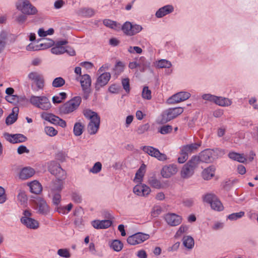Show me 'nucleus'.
Returning a JSON list of instances; mask_svg holds the SVG:
<instances>
[{
    "mask_svg": "<svg viewBox=\"0 0 258 258\" xmlns=\"http://www.w3.org/2000/svg\"><path fill=\"white\" fill-rule=\"evenodd\" d=\"M81 101L82 98L80 96H75L60 106L59 111L61 114H69L78 108Z\"/></svg>",
    "mask_w": 258,
    "mask_h": 258,
    "instance_id": "1",
    "label": "nucleus"
},
{
    "mask_svg": "<svg viewBox=\"0 0 258 258\" xmlns=\"http://www.w3.org/2000/svg\"><path fill=\"white\" fill-rule=\"evenodd\" d=\"M29 102L34 106L43 110H48L51 107L49 99L45 96L32 95Z\"/></svg>",
    "mask_w": 258,
    "mask_h": 258,
    "instance_id": "2",
    "label": "nucleus"
},
{
    "mask_svg": "<svg viewBox=\"0 0 258 258\" xmlns=\"http://www.w3.org/2000/svg\"><path fill=\"white\" fill-rule=\"evenodd\" d=\"M197 157H191L190 160L185 164L182 168L180 175L183 178H188L195 173L196 168L198 167Z\"/></svg>",
    "mask_w": 258,
    "mask_h": 258,
    "instance_id": "3",
    "label": "nucleus"
},
{
    "mask_svg": "<svg viewBox=\"0 0 258 258\" xmlns=\"http://www.w3.org/2000/svg\"><path fill=\"white\" fill-rule=\"evenodd\" d=\"M183 112L182 107L169 108L165 110L161 114L160 123H165L176 118Z\"/></svg>",
    "mask_w": 258,
    "mask_h": 258,
    "instance_id": "4",
    "label": "nucleus"
},
{
    "mask_svg": "<svg viewBox=\"0 0 258 258\" xmlns=\"http://www.w3.org/2000/svg\"><path fill=\"white\" fill-rule=\"evenodd\" d=\"M76 80L77 81L80 80L81 86L83 92V98L85 100L88 99L91 93L92 80L90 76L88 74H84L80 78L77 77Z\"/></svg>",
    "mask_w": 258,
    "mask_h": 258,
    "instance_id": "5",
    "label": "nucleus"
},
{
    "mask_svg": "<svg viewBox=\"0 0 258 258\" xmlns=\"http://www.w3.org/2000/svg\"><path fill=\"white\" fill-rule=\"evenodd\" d=\"M17 9L25 15H33L37 12V9L28 0H24L17 3Z\"/></svg>",
    "mask_w": 258,
    "mask_h": 258,
    "instance_id": "6",
    "label": "nucleus"
},
{
    "mask_svg": "<svg viewBox=\"0 0 258 258\" xmlns=\"http://www.w3.org/2000/svg\"><path fill=\"white\" fill-rule=\"evenodd\" d=\"M48 169L51 174L55 176L56 178H65L66 171L56 161H51L48 163Z\"/></svg>",
    "mask_w": 258,
    "mask_h": 258,
    "instance_id": "7",
    "label": "nucleus"
},
{
    "mask_svg": "<svg viewBox=\"0 0 258 258\" xmlns=\"http://www.w3.org/2000/svg\"><path fill=\"white\" fill-rule=\"evenodd\" d=\"M214 151L211 149H207L202 151L199 156L194 155L192 157H197V164L199 165L200 162L204 163H211L215 159L214 155Z\"/></svg>",
    "mask_w": 258,
    "mask_h": 258,
    "instance_id": "8",
    "label": "nucleus"
},
{
    "mask_svg": "<svg viewBox=\"0 0 258 258\" xmlns=\"http://www.w3.org/2000/svg\"><path fill=\"white\" fill-rule=\"evenodd\" d=\"M142 150L150 156L157 158L158 160L164 161L167 160V156L161 153L159 150L152 146H145L142 148Z\"/></svg>",
    "mask_w": 258,
    "mask_h": 258,
    "instance_id": "9",
    "label": "nucleus"
},
{
    "mask_svg": "<svg viewBox=\"0 0 258 258\" xmlns=\"http://www.w3.org/2000/svg\"><path fill=\"white\" fill-rule=\"evenodd\" d=\"M149 237V234L138 232L130 236L127 239V242L129 244L134 245L143 242L148 239Z\"/></svg>",
    "mask_w": 258,
    "mask_h": 258,
    "instance_id": "10",
    "label": "nucleus"
},
{
    "mask_svg": "<svg viewBox=\"0 0 258 258\" xmlns=\"http://www.w3.org/2000/svg\"><path fill=\"white\" fill-rule=\"evenodd\" d=\"M111 78V75L109 72L101 73L97 78L95 84V88L96 91H99L101 87H103L107 84Z\"/></svg>",
    "mask_w": 258,
    "mask_h": 258,
    "instance_id": "11",
    "label": "nucleus"
},
{
    "mask_svg": "<svg viewBox=\"0 0 258 258\" xmlns=\"http://www.w3.org/2000/svg\"><path fill=\"white\" fill-rule=\"evenodd\" d=\"M5 137L7 141L13 144L23 143L27 140V137L21 134H10L6 133Z\"/></svg>",
    "mask_w": 258,
    "mask_h": 258,
    "instance_id": "12",
    "label": "nucleus"
},
{
    "mask_svg": "<svg viewBox=\"0 0 258 258\" xmlns=\"http://www.w3.org/2000/svg\"><path fill=\"white\" fill-rule=\"evenodd\" d=\"M164 219L167 224L171 226H175L179 225L181 221V217L174 213H168L165 217Z\"/></svg>",
    "mask_w": 258,
    "mask_h": 258,
    "instance_id": "13",
    "label": "nucleus"
},
{
    "mask_svg": "<svg viewBox=\"0 0 258 258\" xmlns=\"http://www.w3.org/2000/svg\"><path fill=\"white\" fill-rule=\"evenodd\" d=\"M37 205L38 207V213L42 215H47L49 213V207L46 201L43 199L39 198L37 199Z\"/></svg>",
    "mask_w": 258,
    "mask_h": 258,
    "instance_id": "14",
    "label": "nucleus"
},
{
    "mask_svg": "<svg viewBox=\"0 0 258 258\" xmlns=\"http://www.w3.org/2000/svg\"><path fill=\"white\" fill-rule=\"evenodd\" d=\"M29 79L34 81L38 89H42L44 87V80L42 76L35 72H31L28 75Z\"/></svg>",
    "mask_w": 258,
    "mask_h": 258,
    "instance_id": "15",
    "label": "nucleus"
},
{
    "mask_svg": "<svg viewBox=\"0 0 258 258\" xmlns=\"http://www.w3.org/2000/svg\"><path fill=\"white\" fill-rule=\"evenodd\" d=\"M177 171V168L176 165L171 164L168 166H164L161 171V174L163 177L167 178L175 174Z\"/></svg>",
    "mask_w": 258,
    "mask_h": 258,
    "instance_id": "16",
    "label": "nucleus"
},
{
    "mask_svg": "<svg viewBox=\"0 0 258 258\" xmlns=\"http://www.w3.org/2000/svg\"><path fill=\"white\" fill-rule=\"evenodd\" d=\"M91 224L92 226L96 229H104L110 227L112 222L109 219L102 220H95L92 222Z\"/></svg>",
    "mask_w": 258,
    "mask_h": 258,
    "instance_id": "17",
    "label": "nucleus"
},
{
    "mask_svg": "<svg viewBox=\"0 0 258 258\" xmlns=\"http://www.w3.org/2000/svg\"><path fill=\"white\" fill-rule=\"evenodd\" d=\"M174 8L172 5H167L159 8L155 13V16L157 18H161L166 15L172 13Z\"/></svg>",
    "mask_w": 258,
    "mask_h": 258,
    "instance_id": "18",
    "label": "nucleus"
},
{
    "mask_svg": "<svg viewBox=\"0 0 258 258\" xmlns=\"http://www.w3.org/2000/svg\"><path fill=\"white\" fill-rule=\"evenodd\" d=\"M100 123V118L90 120L87 126L88 133L90 135H95L98 132Z\"/></svg>",
    "mask_w": 258,
    "mask_h": 258,
    "instance_id": "19",
    "label": "nucleus"
},
{
    "mask_svg": "<svg viewBox=\"0 0 258 258\" xmlns=\"http://www.w3.org/2000/svg\"><path fill=\"white\" fill-rule=\"evenodd\" d=\"M35 171L33 168L31 167H24L21 169L19 177L22 180H25L32 177Z\"/></svg>",
    "mask_w": 258,
    "mask_h": 258,
    "instance_id": "20",
    "label": "nucleus"
},
{
    "mask_svg": "<svg viewBox=\"0 0 258 258\" xmlns=\"http://www.w3.org/2000/svg\"><path fill=\"white\" fill-rule=\"evenodd\" d=\"M201 144L198 143H192L182 146L180 148V152H185L187 155L192 153L196 151L200 146Z\"/></svg>",
    "mask_w": 258,
    "mask_h": 258,
    "instance_id": "21",
    "label": "nucleus"
},
{
    "mask_svg": "<svg viewBox=\"0 0 258 258\" xmlns=\"http://www.w3.org/2000/svg\"><path fill=\"white\" fill-rule=\"evenodd\" d=\"M213 103L221 106H229L231 105L232 101L227 98L215 95Z\"/></svg>",
    "mask_w": 258,
    "mask_h": 258,
    "instance_id": "22",
    "label": "nucleus"
},
{
    "mask_svg": "<svg viewBox=\"0 0 258 258\" xmlns=\"http://www.w3.org/2000/svg\"><path fill=\"white\" fill-rule=\"evenodd\" d=\"M19 109L17 107H15L13 109L12 112L6 118V123L7 125H11L13 124L18 118V112Z\"/></svg>",
    "mask_w": 258,
    "mask_h": 258,
    "instance_id": "23",
    "label": "nucleus"
},
{
    "mask_svg": "<svg viewBox=\"0 0 258 258\" xmlns=\"http://www.w3.org/2000/svg\"><path fill=\"white\" fill-rule=\"evenodd\" d=\"M41 117L45 120L50 122V123L57 125L59 117L57 116L54 115L52 113H48L43 112L41 114Z\"/></svg>",
    "mask_w": 258,
    "mask_h": 258,
    "instance_id": "24",
    "label": "nucleus"
},
{
    "mask_svg": "<svg viewBox=\"0 0 258 258\" xmlns=\"http://www.w3.org/2000/svg\"><path fill=\"white\" fill-rule=\"evenodd\" d=\"M215 168L213 166L205 169L202 173V177L205 180H209L215 175Z\"/></svg>",
    "mask_w": 258,
    "mask_h": 258,
    "instance_id": "25",
    "label": "nucleus"
},
{
    "mask_svg": "<svg viewBox=\"0 0 258 258\" xmlns=\"http://www.w3.org/2000/svg\"><path fill=\"white\" fill-rule=\"evenodd\" d=\"M148 183L153 188L160 189L163 187V185L160 181L155 176H152L148 178Z\"/></svg>",
    "mask_w": 258,
    "mask_h": 258,
    "instance_id": "26",
    "label": "nucleus"
},
{
    "mask_svg": "<svg viewBox=\"0 0 258 258\" xmlns=\"http://www.w3.org/2000/svg\"><path fill=\"white\" fill-rule=\"evenodd\" d=\"M228 157L234 160L237 161L240 163H244L246 161V158L243 155L238 153L231 152L228 154Z\"/></svg>",
    "mask_w": 258,
    "mask_h": 258,
    "instance_id": "27",
    "label": "nucleus"
},
{
    "mask_svg": "<svg viewBox=\"0 0 258 258\" xmlns=\"http://www.w3.org/2000/svg\"><path fill=\"white\" fill-rule=\"evenodd\" d=\"M84 116L90 120L100 118L97 112L91 110L90 109H85L83 112Z\"/></svg>",
    "mask_w": 258,
    "mask_h": 258,
    "instance_id": "28",
    "label": "nucleus"
},
{
    "mask_svg": "<svg viewBox=\"0 0 258 258\" xmlns=\"http://www.w3.org/2000/svg\"><path fill=\"white\" fill-rule=\"evenodd\" d=\"M30 189L32 193L38 195L41 192L42 188L38 181H34L30 183Z\"/></svg>",
    "mask_w": 258,
    "mask_h": 258,
    "instance_id": "29",
    "label": "nucleus"
},
{
    "mask_svg": "<svg viewBox=\"0 0 258 258\" xmlns=\"http://www.w3.org/2000/svg\"><path fill=\"white\" fill-rule=\"evenodd\" d=\"M84 125L80 122H77L75 123L73 128V133L75 136L78 137L81 136L84 130Z\"/></svg>",
    "mask_w": 258,
    "mask_h": 258,
    "instance_id": "30",
    "label": "nucleus"
},
{
    "mask_svg": "<svg viewBox=\"0 0 258 258\" xmlns=\"http://www.w3.org/2000/svg\"><path fill=\"white\" fill-rule=\"evenodd\" d=\"M64 178H56V179L54 181L53 185L52 186V190L55 191H60L63 187V179Z\"/></svg>",
    "mask_w": 258,
    "mask_h": 258,
    "instance_id": "31",
    "label": "nucleus"
},
{
    "mask_svg": "<svg viewBox=\"0 0 258 258\" xmlns=\"http://www.w3.org/2000/svg\"><path fill=\"white\" fill-rule=\"evenodd\" d=\"M183 245L188 249H191L195 244L193 238L190 236H184L182 239Z\"/></svg>",
    "mask_w": 258,
    "mask_h": 258,
    "instance_id": "32",
    "label": "nucleus"
},
{
    "mask_svg": "<svg viewBox=\"0 0 258 258\" xmlns=\"http://www.w3.org/2000/svg\"><path fill=\"white\" fill-rule=\"evenodd\" d=\"M103 23L105 26L114 30H117L120 27L119 23L110 19H104Z\"/></svg>",
    "mask_w": 258,
    "mask_h": 258,
    "instance_id": "33",
    "label": "nucleus"
},
{
    "mask_svg": "<svg viewBox=\"0 0 258 258\" xmlns=\"http://www.w3.org/2000/svg\"><path fill=\"white\" fill-rule=\"evenodd\" d=\"M21 223L25 226L27 228L31 229H36L39 227L38 222L33 218H31L30 221L26 220V223L21 222Z\"/></svg>",
    "mask_w": 258,
    "mask_h": 258,
    "instance_id": "34",
    "label": "nucleus"
},
{
    "mask_svg": "<svg viewBox=\"0 0 258 258\" xmlns=\"http://www.w3.org/2000/svg\"><path fill=\"white\" fill-rule=\"evenodd\" d=\"M211 208L216 211L220 212L223 210L224 207L221 201L217 197L210 204Z\"/></svg>",
    "mask_w": 258,
    "mask_h": 258,
    "instance_id": "35",
    "label": "nucleus"
},
{
    "mask_svg": "<svg viewBox=\"0 0 258 258\" xmlns=\"http://www.w3.org/2000/svg\"><path fill=\"white\" fill-rule=\"evenodd\" d=\"M26 99L25 96H18L17 95H11V96H7L6 97V99L7 101L16 104L18 103L19 101L21 100H24Z\"/></svg>",
    "mask_w": 258,
    "mask_h": 258,
    "instance_id": "36",
    "label": "nucleus"
},
{
    "mask_svg": "<svg viewBox=\"0 0 258 258\" xmlns=\"http://www.w3.org/2000/svg\"><path fill=\"white\" fill-rule=\"evenodd\" d=\"M156 66L158 68H167L169 69L171 67V62L165 59H162L156 62Z\"/></svg>",
    "mask_w": 258,
    "mask_h": 258,
    "instance_id": "37",
    "label": "nucleus"
},
{
    "mask_svg": "<svg viewBox=\"0 0 258 258\" xmlns=\"http://www.w3.org/2000/svg\"><path fill=\"white\" fill-rule=\"evenodd\" d=\"M124 68V65L123 62L120 61H117L113 69L115 75L117 77L123 71Z\"/></svg>",
    "mask_w": 258,
    "mask_h": 258,
    "instance_id": "38",
    "label": "nucleus"
},
{
    "mask_svg": "<svg viewBox=\"0 0 258 258\" xmlns=\"http://www.w3.org/2000/svg\"><path fill=\"white\" fill-rule=\"evenodd\" d=\"M132 28V23L130 22H125L121 26V29L123 33L128 36H131Z\"/></svg>",
    "mask_w": 258,
    "mask_h": 258,
    "instance_id": "39",
    "label": "nucleus"
},
{
    "mask_svg": "<svg viewBox=\"0 0 258 258\" xmlns=\"http://www.w3.org/2000/svg\"><path fill=\"white\" fill-rule=\"evenodd\" d=\"M110 247L115 251H120L123 247L122 243L119 240H114L110 244Z\"/></svg>",
    "mask_w": 258,
    "mask_h": 258,
    "instance_id": "40",
    "label": "nucleus"
},
{
    "mask_svg": "<svg viewBox=\"0 0 258 258\" xmlns=\"http://www.w3.org/2000/svg\"><path fill=\"white\" fill-rule=\"evenodd\" d=\"M17 199L21 205H25L28 201L27 196L24 191L20 190Z\"/></svg>",
    "mask_w": 258,
    "mask_h": 258,
    "instance_id": "41",
    "label": "nucleus"
},
{
    "mask_svg": "<svg viewBox=\"0 0 258 258\" xmlns=\"http://www.w3.org/2000/svg\"><path fill=\"white\" fill-rule=\"evenodd\" d=\"M65 84V80L62 77L55 78L52 83V86L54 88H60Z\"/></svg>",
    "mask_w": 258,
    "mask_h": 258,
    "instance_id": "42",
    "label": "nucleus"
},
{
    "mask_svg": "<svg viewBox=\"0 0 258 258\" xmlns=\"http://www.w3.org/2000/svg\"><path fill=\"white\" fill-rule=\"evenodd\" d=\"M181 102V101L180 100L179 96H178V94L176 93L169 97L166 100V103L169 105H172Z\"/></svg>",
    "mask_w": 258,
    "mask_h": 258,
    "instance_id": "43",
    "label": "nucleus"
},
{
    "mask_svg": "<svg viewBox=\"0 0 258 258\" xmlns=\"http://www.w3.org/2000/svg\"><path fill=\"white\" fill-rule=\"evenodd\" d=\"M245 213L243 211H240L238 213H233L229 214L227 216V219L231 221H235L244 216Z\"/></svg>",
    "mask_w": 258,
    "mask_h": 258,
    "instance_id": "44",
    "label": "nucleus"
},
{
    "mask_svg": "<svg viewBox=\"0 0 258 258\" xmlns=\"http://www.w3.org/2000/svg\"><path fill=\"white\" fill-rule=\"evenodd\" d=\"M217 197L213 194H207L203 196V200L205 203L209 204L210 205L216 199Z\"/></svg>",
    "mask_w": 258,
    "mask_h": 258,
    "instance_id": "45",
    "label": "nucleus"
},
{
    "mask_svg": "<svg viewBox=\"0 0 258 258\" xmlns=\"http://www.w3.org/2000/svg\"><path fill=\"white\" fill-rule=\"evenodd\" d=\"M72 200L74 202L79 204L82 201V198L81 195L78 191H73L71 194Z\"/></svg>",
    "mask_w": 258,
    "mask_h": 258,
    "instance_id": "46",
    "label": "nucleus"
},
{
    "mask_svg": "<svg viewBox=\"0 0 258 258\" xmlns=\"http://www.w3.org/2000/svg\"><path fill=\"white\" fill-rule=\"evenodd\" d=\"M54 32V29L52 28L48 29L47 31H45L43 28H40L38 30V34L40 37H45L47 35H52Z\"/></svg>",
    "mask_w": 258,
    "mask_h": 258,
    "instance_id": "47",
    "label": "nucleus"
},
{
    "mask_svg": "<svg viewBox=\"0 0 258 258\" xmlns=\"http://www.w3.org/2000/svg\"><path fill=\"white\" fill-rule=\"evenodd\" d=\"M81 13L84 17H91L94 15L95 12L91 8H85L81 10Z\"/></svg>",
    "mask_w": 258,
    "mask_h": 258,
    "instance_id": "48",
    "label": "nucleus"
},
{
    "mask_svg": "<svg viewBox=\"0 0 258 258\" xmlns=\"http://www.w3.org/2000/svg\"><path fill=\"white\" fill-rule=\"evenodd\" d=\"M32 214L30 210H25L23 212V216L20 219L21 222L26 223V220L30 221Z\"/></svg>",
    "mask_w": 258,
    "mask_h": 258,
    "instance_id": "49",
    "label": "nucleus"
},
{
    "mask_svg": "<svg viewBox=\"0 0 258 258\" xmlns=\"http://www.w3.org/2000/svg\"><path fill=\"white\" fill-rule=\"evenodd\" d=\"M51 52L56 55L63 54L65 52V47H60L56 44L51 49Z\"/></svg>",
    "mask_w": 258,
    "mask_h": 258,
    "instance_id": "50",
    "label": "nucleus"
},
{
    "mask_svg": "<svg viewBox=\"0 0 258 258\" xmlns=\"http://www.w3.org/2000/svg\"><path fill=\"white\" fill-rule=\"evenodd\" d=\"M45 41L43 43H40L39 45L40 49H44L52 46L54 44V41L50 39H47L45 40Z\"/></svg>",
    "mask_w": 258,
    "mask_h": 258,
    "instance_id": "51",
    "label": "nucleus"
},
{
    "mask_svg": "<svg viewBox=\"0 0 258 258\" xmlns=\"http://www.w3.org/2000/svg\"><path fill=\"white\" fill-rule=\"evenodd\" d=\"M44 132L47 135L50 137H54L57 134V131L52 126H45Z\"/></svg>",
    "mask_w": 258,
    "mask_h": 258,
    "instance_id": "52",
    "label": "nucleus"
},
{
    "mask_svg": "<svg viewBox=\"0 0 258 258\" xmlns=\"http://www.w3.org/2000/svg\"><path fill=\"white\" fill-rule=\"evenodd\" d=\"M172 126L170 125H164L160 127L159 132L162 135H166L171 132Z\"/></svg>",
    "mask_w": 258,
    "mask_h": 258,
    "instance_id": "53",
    "label": "nucleus"
},
{
    "mask_svg": "<svg viewBox=\"0 0 258 258\" xmlns=\"http://www.w3.org/2000/svg\"><path fill=\"white\" fill-rule=\"evenodd\" d=\"M142 97L143 98L150 100L151 99V91L149 89L148 87L145 86L143 89Z\"/></svg>",
    "mask_w": 258,
    "mask_h": 258,
    "instance_id": "54",
    "label": "nucleus"
},
{
    "mask_svg": "<svg viewBox=\"0 0 258 258\" xmlns=\"http://www.w3.org/2000/svg\"><path fill=\"white\" fill-rule=\"evenodd\" d=\"M145 167H143L142 165L137 171L135 175V179L137 180V181L141 182L142 180L143 177L144 176L143 171Z\"/></svg>",
    "mask_w": 258,
    "mask_h": 258,
    "instance_id": "55",
    "label": "nucleus"
},
{
    "mask_svg": "<svg viewBox=\"0 0 258 258\" xmlns=\"http://www.w3.org/2000/svg\"><path fill=\"white\" fill-rule=\"evenodd\" d=\"M102 169V164L100 162H96L92 168L90 169V172L94 173L97 174L99 173Z\"/></svg>",
    "mask_w": 258,
    "mask_h": 258,
    "instance_id": "56",
    "label": "nucleus"
},
{
    "mask_svg": "<svg viewBox=\"0 0 258 258\" xmlns=\"http://www.w3.org/2000/svg\"><path fill=\"white\" fill-rule=\"evenodd\" d=\"M61 200V197L59 193H55L52 197V204L56 207L60 205Z\"/></svg>",
    "mask_w": 258,
    "mask_h": 258,
    "instance_id": "57",
    "label": "nucleus"
},
{
    "mask_svg": "<svg viewBox=\"0 0 258 258\" xmlns=\"http://www.w3.org/2000/svg\"><path fill=\"white\" fill-rule=\"evenodd\" d=\"M121 84L125 91L128 93L130 92V79L127 78L122 79L121 80Z\"/></svg>",
    "mask_w": 258,
    "mask_h": 258,
    "instance_id": "58",
    "label": "nucleus"
},
{
    "mask_svg": "<svg viewBox=\"0 0 258 258\" xmlns=\"http://www.w3.org/2000/svg\"><path fill=\"white\" fill-rule=\"evenodd\" d=\"M57 254L64 258H69L71 256L69 250L65 248L59 249L57 250Z\"/></svg>",
    "mask_w": 258,
    "mask_h": 258,
    "instance_id": "59",
    "label": "nucleus"
},
{
    "mask_svg": "<svg viewBox=\"0 0 258 258\" xmlns=\"http://www.w3.org/2000/svg\"><path fill=\"white\" fill-rule=\"evenodd\" d=\"M142 27L136 24H132L131 36L134 35L142 31Z\"/></svg>",
    "mask_w": 258,
    "mask_h": 258,
    "instance_id": "60",
    "label": "nucleus"
},
{
    "mask_svg": "<svg viewBox=\"0 0 258 258\" xmlns=\"http://www.w3.org/2000/svg\"><path fill=\"white\" fill-rule=\"evenodd\" d=\"M150 127V125L149 123H145L144 124H142L139 126L137 130V133L139 135H141L147 132Z\"/></svg>",
    "mask_w": 258,
    "mask_h": 258,
    "instance_id": "61",
    "label": "nucleus"
},
{
    "mask_svg": "<svg viewBox=\"0 0 258 258\" xmlns=\"http://www.w3.org/2000/svg\"><path fill=\"white\" fill-rule=\"evenodd\" d=\"M120 89V86L116 84H112L108 88V91L112 94H117Z\"/></svg>",
    "mask_w": 258,
    "mask_h": 258,
    "instance_id": "62",
    "label": "nucleus"
},
{
    "mask_svg": "<svg viewBox=\"0 0 258 258\" xmlns=\"http://www.w3.org/2000/svg\"><path fill=\"white\" fill-rule=\"evenodd\" d=\"M181 102L188 99L190 97V94L187 92H179L177 93Z\"/></svg>",
    "mask_w": 258,
    "mask_h": 258,
    "instance_id": "63",
    "label": "nucleus"
},
{
    "mask_svg": "<svg viewBox=\"0 0 258 258\" xmlns=\"http://www.w3.org/2000/svg\"><path fill=\"white\" fill-rule=\"evenodd\" d=\"M140 186L141 187V190L143 196H147L151 192L150 188L148 186L146 185V184H140Z\"/></svg>",
    "mask_w": 258,
    "mask_h": 258,
    "instance_id": "64",
    "label": "nucleus"
}]
</instances>
